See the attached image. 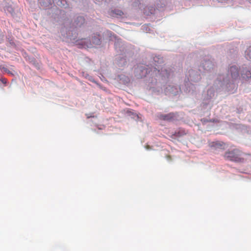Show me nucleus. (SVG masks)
<instances>
[{
  "label": "nucleus",
  "instance_id": "obj_1",
  "mask_svg": "<svg viewBox=\"0 0 251 251\" xmlns=\"http://www.w3.org/2000/svg\"><path fill=\"white\" fill-rule=\"evenodd\" d=\"M243 153L238 149L228 150L225 152L224 158L228 160L235 162H242L244 159L242 157Z\"/></svg>",
  "mask_w": 251,
  "mask_h": 251
},
{
  "label": "nucleus",
  "instance_id": "obj_2",
  "mask_svg": "<svg viewBox=\"0 0 251 251\" xmlns=\"http://www.w3.org/2000/svg\"><path fill=\"white\" fill-rule=\"evenodd\" d=\"M175 115L173 113L167 114H161L158 116L160 119L168 122L173 121L175 119Z\"/></svg>",
  "mask_w": 251,
  "mask_h": 251
},
{
  "label": "nucleus",
  "instance_id": "obj_3",
  "mask_svg": "<svg viewBox=\"0 0 251 251\" xmlns=\"http://www.w3.org/2000/svg\"><path fill=\"white\" fill-rule=\"evenodd\" d=\"M109 14L111 17L118 18L124 15V12L121 10L115 9L110 11Z\"/></svg>",
  "mask_w": 251,
  "mask_h": 251
},
{
  "label": "nucleus",
  "instance_id": "obj_4",
  "mask_svg": "<svg viewBox=\"0 0 251 251\" xmlns=\"http://www.w3.org/2000/svg\"><path fill=\"white\" fill-rule=\"evenodd\" d=\"M211 147H214L215 149L224 150L226 148V144L222 142H215L211 144Z\"/></svg>",
  "mask_w": 251,
  "mask_h": 251
},
{
  "label": "nucleus",
  "instance_id": "obj_5",
  "mask_svg": "<svg viewBox=\"0 0 251 251\" xmlns=\"http://www.w3.org/2000/svg\"><path fill=\"white\" fill-rule=\"evenodd\" d=\"M231 76L233 78H236L239 76V71L238 68L236 66H232L230 68Z\"/></svg>",
  "mask_w": 251,
  "mask_h": 251
},
{
  "label": "nucleus",
  "instance_id": "obj_6",
  "mask_svg": "<svg viewBox=\"0 0 251 251\" xmlns=\"http://www.w3.org/2000/svg\"><path fill=\"white\" fill-rule=\"evenodd\" d=\"M186 134V132L184 129L179 128L175 131L174 135H176V136L179 137L185 135Z\"/></svg>",
  "mask_w": 251,
  "mask_h": 251
},
{
  "label": "nucleus",
  "instance_id": "obj_7",
  "mask_svg": "<svg viewBox=\"0 0 251 251\" xmlns=\"http://www.w3.org/2000/svg\"><path fill=\"white\" fill-rule=\"evenodd\" d=\"M245 56L247 59L251 60V46L249 47L246 50Z\"/></svg>",
  "mask_w": 251,
  "mask_h": 251
},
{
  "label": "nucleus",
  "instance_id": "obj_8",
  "mask_svg": "<svg viewBox=\"0 0 251 251\" xmlns=\"http://www.w3.org/2000/svg\"><path fill=\"white\" fill-rule=\"evenodd\" d=\"M0 69L1 70H3L4 72H6V73H7L8 74H12L10 73V72L9 70H8L5 67H4V66H2V65L0 66Z\"/></svg>",
  "mask_w": 251,
  "mask_h": 251
},
{
  "label": "nucleus",
  "instance_id": "obj_9",
  "mask_svg": "<svg viewBox=\"0 0 251 251\" xmlns=\"http://www.w3.org/2000/svg\"><path fill=\"white\" fill-rule=\"evenodd\" d=\"M1 81L3 83H4V84L6 83V82H7L6 79L5 78H1Z\"/></svg>",
  "mask_w": 251,
  "mask_h": 251
},
{
  "label": "nucleus",
  "instance_id": "obj_10",
  "mask_svg": "<svg viewBox=\"0 0 251 251\" xmlns=\"http://www.w3.org/2000/svg\"><path fill=\"white\" fill-rule=\"evenodd\" d=\"M78 19H79L80 22H81V23H84V18L82 17H80L78 18Z\"/></svg>",
  "mask_w": 251,
  "mask_h": 251
},
{
  "label": "nucleus",
  "instance_id": "obj_11",
  "mask_svg": "<svg viewBox=\"0 0 251 251\" xmlns=\"http://www.w3.org/2000/svg\"><path fill=\"white\" fill-rule=\"evenodd\" d=\"M166 158L168 160L171 161L172 160L171 156L170 155H167Z\"/></svg>",
  "mask_w": 251,
  "mask_h": 251
},
{
  "label": "nucleus",
  "instance_id": "obj_12",
  "mask_svg": "<svg viewBox=\"0 0 251 251\" xmlns=\"http://www.w3.org/2000/svg\"><path fill=\"white\" fill-rule=\"evenodd\" d=\"M146 149L147 150H149L151 149L150 147L149 146V145H147L146 147Z\"/></svg>",
  "mask_w": 251,
  "mask_h": 251
},
{
  "label": "nucleus",
  "instance_id": "obj_13",
  "mask_svg": "<svg viewBox=\"0 0 251 251\" xmlns=\"http://www.w3.org/2000/svg\"><path fill=\"white\" fill-rule=\"evenodd\" d=\"M249 0V1L250 3H251V0Z\"/></svg>",
  "mask_w": 251,
  "mask_h": 251
}]
</instances>
